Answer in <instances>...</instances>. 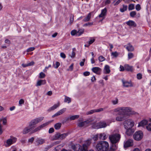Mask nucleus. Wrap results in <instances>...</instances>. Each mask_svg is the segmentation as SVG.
Returning <instances> with one entry per match:
<instances>
[{"instance_id": "c756f323", "label": "nucleus", "mask_w": 151, "mask_h": 151, "mask_svg": "<svg viewBox=\"0 0 151 151\" xmlns=\"http://www.w3.org/2000/svg\"><path fill=\"white\" fill-rule=\"evenodd\" d=\"M79 117L78 115H76L71 116L70 118L68 117L67 118L66 120L67 121L70 119V120H74L76 119H78Z\"/></svg>"}, {"instance_id": "1a4fd4ad", "label": "nucleus", "mask_w": 151, "mask_h": 151, "mask_svg": "<svg viewBox=\"0 0 151 151\" xmlns=\"http://www.w3.org/2000/svg\"><path fill=\"white\" fill-rule=\"evenodd\" d=\"M107 126L106 123L104 122H100L96 124H93L92 126V128L98 129L105 127Z\"/></svg>"}, {"instance_id": "f8f14e48", "label": "nucleus", "mask_w": 151, "mask_h": 151, "mask_svg": "<svg viewBox=\"0 0 151 151\" xmlns=\"http://www.w3.org/2000/svg\"><path fill=\"white\" fill-rule=\"evenodd\" d=\"M107 9L105 8L104 9L101 10V14L99 15V18H102L103 19L105 18L107 14Z\"/></svg>"}, {"instance_id": "9b49d317", "label": "nucleus", "mask_w": 151, "mask_h": 151, "mask_svg": "<svg viewBox=\"0 0 151 151\" xmlns=\"http://www.w3.org/2000/svg\"><path fill=\"white\" fill-rule=\"evenodd\" d=\"M92 120L91 119H89L84 122H80L78 123V126L80 127L86 126H87V124L91 122L92 121Z\"/></svg>"}, {"instance_id": "ddd939ff", "label": "nucleus", "mask_w": 151, "mask_h": 151, "mask_svg": "<svg viewBox=\"0 0 151 151\" xmlns=\"http://www.w3.org/2000/svg\"><path fill=\"white\" fill-rule=\"evenodd\" d=\"M133 140L132 139H129L126 141L124 143V147L126 148L133 145Z\"/></svg>"}, {"instance_id": "5fc2aeb1", "label": "nucleus", "mask_w": 151, "mask_h": 151, "mask_svg": "<svg viewBox=\"0 0 151 151\" xmlns=\"http://www.w3.org/2000/svg\"><path fill=\"white\" fill-rule=\"evenodd\" d=\"M111 55L114 57H116L118 55V54L116 52H112Z\"/></svg>"}, {"instance_id": "3c124183", "label": "nucleus", "mask_w": 151, "mask_h": 151, "mask_svg": "<svg viewBox=\"0 0 151 151\" xmlns=\"http://www.w3.org/2000/svg\"><path fill=\"white\" fill-rule=\"evenodd\" d=\"M137 78L138 79L140 80L142 78V75L140 73H139L137 74Z\"/></svg>"}, {"instance_id": "aec40b11", "label": "nucleus", "mask_w": 151, "mask_h": 151, "mask_svg": "<svg viewBox=\"0 0 151 151\" xmlns=\"http://www.w3.org/2000/svg\"><path fill=\"white\" fill-rule=\"evenodd\" d=\"M109 134L105 133H101L99 135V138L102 140H105L108 137Z\"/></svg>"}, {"instance_id": "de8ad7c7", "label": "nucleus", "mask_w": 151, "mask_h": 151, "mask_svg": "<svg viewBox=\"0 0 151 151\" xmlns=\"http://www.w3.org/2000/svg\"><path fill=\"white\" fill-rule=\"evenodd\" d=\"M141 7L139 4H137L135 6L136 9L137 11H139L141 9Z\"/></svg>"}, {"instance_id": "4be33fe9", "label": "nucleus", "mask_w": 151, "mask_h": 151, "mask_svg": "<svg viewBox=\"0 0 151 151\" xmlns=\"http://www.w3.org/2000/svg\"><path fill=\"white\" fill-rule=\"evenodd\" d=\"M147 120L145 119L143 120L139 123L138 127H144L145 126L147 125Z\"/></svg>"}, {"instance_id": "5701e85b", "label": "nucleus", "mask_w": 151, "mask_h": 151, "mask_svg": "<svg viewBox=\"0 0 151 151\" xmlns=\"http://www.w3.org/2000/svg\"><path fill=\"white\" fill-rule=\"evenodd\" d=\"M127 130L126 133L127 135L130 136L134 132V130L132 128L125 129Z\"/></svg>"}, {"instance_id": "c85d7f7f", "label": "nucleus", "mask_w": 151, "mask_h": 151, "mask_svg": "<svg viewBox=\"0 0 151 151\" xmlns=\"http://www.w3.org/2000/svg\"><path fill=\"white\" fill-rule=\"evenodd\" d=\"M60 105L59 103H58L57 104H55L53 106L51 107L49 109H48V111H51L52 110H53L55 109H56L57 107L59 106Z\"/></svg>"}, {"instance_id": "052dcab7", "label": "nucleus", "mask_w": 151, "mask_h": 151, "mask_svg": "<svg viewBox=\"0 0 151 151\" xmlns=\"http://www.w3.org/2000/svg\"><path fill=\"white\" fill-rule=\"evenodd\" d=\"M34 137H32L31 138H30V139H29L28 140V142L32 143L34 141Z\"/></svg>"}, {"instance_id": "412c9836", "label": "nucleus", "mask_w": 151, "mask_h": 151, "mask_svg": "<svg viewBox=\"0 0 151 151\" xmlns=\"http://www.w3.org/2000/svg\"><path fill=\"white\" fill-rule=\"evenodd\" d=\"M124 68L125 70L128 71L132 72L133 70V67L132 66L129 65L128 64L124 65Z\"/></svg>"}, {"instance_id": "37998d69", "label": "nucleus", "mask_w": 151, "mask_h": 151, "mask_svg": "<svg viewBox=\"0 0 151 151\" xmlns=\"http://www.w3.org/2000/svg\"><path fill=\"white\" fill-rule=\"evenodd\" d=\"M70 34L72 36H74L75 35H76L77 36V31L75 29L71 31Z\"/></svg>"}, {"instance_id": "bf43d9fd", "label": "nucleus", "mask_w": 151, "mask_h": 151, "mask_svg": "<svg viewBox=\"0 0 151 151\" xmlns=\"http://www.w3.org/2000/svg\"><path fill=\"white\" fill-rule=\"evenodd\" d=\"M85 59H83L82 60V61L80 63V65L81 66H83L84 65V63L85 61Z\"/></svg>"}, {"instance_id": "79ce46f5", "label": "nucleus", "mask_w": 151, "mask_h": 151, "mask_svg": "<svg viewBox=\"0 0 151 151\" xmlns=\"http://www.w3.org/2000/svg\"><path fill=\"white\" fill-rule=\"evenodd\" d=\"M95 41V39L94 38H91L90 40L87 42V43H88L89 44V45H90L92 43H93Z\"/></svg>"}, {"instance_id": "20e7f679", "label": "nucleus", "mask_w": 151, "mask_h": 151, "mask_svg": "<svg viewBox=\"0 0 151 151\" xmlns=\"http://www.w3.org/2000/svg\"><path fill=\"white\" fill-rule=\"evenodd\" d=\"M109 145L108 142L105 141L99 142L96 146V149L98 151H107Z\"/></svg>"}, {"instance_id": "6e6552de", "label": "nucleus", "mask_w": 151, "mask_h": 151, "mask_svg": "<svg viewBox=\"0 0 151 151\" xmlns=\"http://www.w3.org/2000/svg\"><path fill=\"white\" fill-rule=\"evenodd\" d=\"M143 134L141 131L136 132L133 135L134 139L137 141L140 140L143 137Z\"/></svg>"}, {"instance_id": "774afa93", "label": "nucleus", "mask_w": 151, "mask_h": 151, "mask_svg": "<svg viewBox=\"0 0 151 151\" xmlns=\"http://www.w3.org/2000/svg\"><path fill=\"white\" fill-rule=\"evenodd\" d=\"M103 110H104V109L103 108H100L99 109H96V112H100L101 111H103Z\"/></svg>"}, {"instance_id": "8fccbe9b", "label": "nucleus", "mask_w": 151, "mask_h": 151, "mask_svg": "<svg viewBox=\"0 0 151 151\" xmlns=\"http://www.w3.org/2000/svg\"><path fill=\"white\" fill-rule=\"evenodd\" d=\"M128 58L129 59H131L133 57L134 55L132 53H129L128 54Z\"/></svg>"}, {"instance_id": "2eb2a0df", "label": "nucleus", "mask_w": 151, "mask_h": 151, "mask_svg": "<svg viewBox=\"0 0 151 151\" xmlns=\"http://www.w3.org/2000/svg\"><path fill=\"white\" fill-rule=\"evenodd\" d=\"M91 70L93 72L97 74L100 75L101 74V69L99 67H93L92 68Z\"/></svg>"}, {"instance_id": "bb28decb", "label": "nucleus", "mask_w": 151, "mask_h": 151, "mask_svg": "<svg viewBox=\"0 0 151 151\" xmlns=\"http://www.w3.org/2000/svg\"><path fill=\"white\" fill-rule=\"evenodd\" d=\"M104 70L105 71L104 73L105 74H108L110 72V67L108 65H105Z\"/></svg>"}, {"instance_id": "a18cd8bd", "label": "nucleus", "mask_w": 151, "mask_h": 151, "mask_svg": "<svg viewBox=\"0 0 151 151\" xmlns=\"http://www.w3.org/2000/svg\"><path fill=\"white\" fill-rule=\"evenodd\" d=\"M45 75L44 73L41 72L40 73L39 77L41 78H42L45 77Z\"/></svg>"}, {"instance_id": "4c0bfd02", "label": "nucleus", "mask_w": 151, "mask_h": 151, "mask_svg": "<svg viewBox=\"0 0 151 151\" xmlns=\"http://www.w3.org/2000/svg\"><path fill=\"white\" fill-rule=\"evenodd\" d=\"M96 109H93L91 110L90 111H88L86 112V115H88L89 114H92L93 113L96 112Z\"/></svg>"}, {"instance_id": "cd10ccee", "label": "nucleus", "mask_w": 151, "mask_h": 151, "mask_svg": "<svg viewBox=\"0 0 151 151\" xmlns=\"http://www.w3.org/2000/svg\"><path fill=\"white\" fill-rule=\"evenodd\" d=\"M126 49L129 51H132L134 50L133 47L130 43L128 44Z\"/></svg>"}, {"instance_id": "603ef678", "label": "nucleus", "mask_w": 151, "mask_h": 151, "mask_svg": "<svg viewBox=\"0 0 151 151\" xmlns=\"http://www.w3.org/2000/svg\"><path fill=\"white\" fill-rule=\"evenodd\" d=\"M93 22H88L87 23H86V24H84L83 25V27H86L87 26H90L91 25H92L93 24Z\"/></svg>"}, {"instance_id": "72a5a7b5", "label": "nucleus", "mask_w": 151, "mask_h": 151, "mask_svg": "<svg viewBox=\"0 0 151 151\" xmlns=\"http://www.w3.org/2000/svg\"><path fill=\"white\" fill-rule=\"evenodd\" d=\"M2 121L3 122V125H5L7 123V119L6 118L3 117L1 118H0V123H1V122Z\"/></svg>"}, {"instance_id": "f3484780", "label": "nucleus", "mask_w": 151, "mask_h": 151, "mask_svg": "<svg viewBox=\"0 0 151 151\" xmlns=\"http://www.w3.org/2000/svg\"><path fill=\"white\" fill-rule=\"evenodd\" d=\"M34 127H33L29 126V127L25 128L23 131V133L25 134L28 133L31 131L33 129Z\"/></svg>"}, {"instance_id": "e2e57ef3", "label": "nucleus", "mask_w": 151, "mask_h": 151, "mask_svg": "<svg viewBox=\"0 0 151 151\" xmlns=\"http://www.w3.org/2000/svg\"><path fill=\"white\" fill-rule=\"evenodd\" d=\"M60 55L61 57L63 58H66L65 55L64 53H61L60 54Z\"/></svg>"}, {"instance_id": "dca6fc26", "label": "nucleus", "mask_w": 151, "mask_h": 151, "mask_svg": "<svg viewBox=\"0 0 151 151\" xmlns=\"http://www.w3.org/2000/svg\"><path fill=\"white\" fill-rule=\"evenodd\" d=\"M66 110V108H64L58 111L55 114L52 116V117H54L55 116H58L63 114Z\"/></svg>"}, {"instance_id": "a878e982", "label": "nucleus", "mask_w": 151, "mask_h": 151, "mask_svg": "<svg viewBox=\"0 0 151 151\" xmlns=\"http://www.w3.org/2000/svg\"><path fill=\"white\" fill-rule=\"evenodd\" d=\"M120 116H118L116 117V119L117 121H121L125 119V118L124 116L120 115Z\"/></svg>"}, {"instance_id": "f03ea898", "label": "nucleus", "mask_w": 151, "mask_h": 151, "mask_svg": "<svg viewBox=\"0 0 151 151\" xmlns=\"http://www.w3.org/2000/svg\"><path fill=\"white\" fill-rule=\"evenodd\" d=\"M121 138L120 135L118 133H114L109 136V139L112 145L108 151H114L117 149L116 144L118 143Z\"/></svg>"}, {"instance_id": "473e14b6", "label": "nucleus", "mask_w": 151, "mask_h": 151, "mask_svg": "<svg viewBox=\"0 0 151 151\" xmlns=\"http://www.w3.org/2000/svg\"><path fill=\"white\" fill-rule=\"evenodd\" d=\"M45 140L43 139H39L36 141V142L39 145H42L45 143Z\"/></svg>"}, {"instance_id": "7c9ffc66", "label": "nucleus", "mask_w": 151, "mask_h": 151, "mask_svg": "<svg viewBox=\"0 0 151 151\" xmlns=\"http://www.w3.org/2000/svg\"><path fill=\"white\" fill-rule=\"evenodd\" d=\"M123 8H121L120 9V11L122 12H124L125 11H126L127 9V5H123Z\"/></svg>"}, {"instance_id": "0e129e2a", "label": "nucleus", "mask_w": 151, "mask_h": 151, "mask_svg": "<svg viewBox=\"0 0 151 151\" xmlns=\"http://www.w3.org/2000/svg\"><path fill=\"white\" fill-rule=\"evenodd\" d=\"M54 129L53 128H50L49 130V133H51L54 132Z\"/></svg>"}, {"instance_id": "7ed1b4c3", "label": "nucleus", "mask_w": 151, "mask_h": 151, "mask_svg": "<svg viewBox=\"0 0 151 151\" xmlns=\"http://www.w3.org/2000/svg\"><path fill=\"white\" fill-rule=\"evenodd\" d=\"M91 140H88L86 144H84L82 146L79 144L72 145L71 148L74 151H86L87 150V147L91 143Z\"/></svg>"}, {"instance_id": "b1692460", "label": "nucleus", "mask_w": 151, "mask_h": 151, "mask_svg": "<svg viewBox=\"0 0 151 151\" xmlns=\"http://www.w3.org/2000/svg\"><path fill=\"white\" fill-rule=\"evenodd\" d=\"M91 13H89L83 19V21L86 22L89 21L91 17Z\"/></svg>"}, {"instance_id": "864d4df0", "label": "nucleus", "mask_w": 151, "mask_h": 151, "mask_svg": "<svg viewBox=\"0 0 151 151\" xmlns=\"http://www.w3.org/2000/svg\"><path fill=\"white\" fill-rule=\"evenodd\" d=\"M146 128L149 131H151V123L149 124V125L146 127Z\"/></svg>"}, {"instance_id": "680f3d73", "label": "nucleus", "mask_w": 151, "mask_h": 151, "mask_svg": "<svg viewBox=\"0 0 151 151\" xmlns=\"http://www.w3.org/2000/svg\"><path fill=\"white\" fill-rule=\"evenodd\" d=\"M35 49V48L34 47H31L27 49V51L28 52H30L33 50Z\"/></svg>"}, {"instance_id": "a19ab883", "label": "nucleus", "mask_w": 151, "mask_h": 151, "mask_svg": "<svg viewBox=\"0 0 151 151\" xmlns=\"http://www.w3.org/2000/svg\"><path fill=\"white\" fill-rule=\"evenodd\" d=\"M136 14V12L135 11H132L130 13V16L132 17H134Z\"/></svg>"}, {"instance_id": "ea45409f", "label": "nucleus", "mask_w": 151, "mask_h": 151, "mask_svg": "<svg viewBox=\"0 0 151 151\" xmlns=\"http://www.w3.org/2000/svg\"><path fill=\"white\" fill-rule=\"evenodd\" d=\"M55 64H53V66L55 68H58L60 65V63L59 62H56Z\"/></svg>"}, {"instance_id": "c03bdc74", "label": "nucleus", "mask_w": 151, "mask_h": 151, "mask_svg": "<svg viewBox=\"0 0 151 151\" xmlns=\"http://www.w3.org/2000/svg\"><path fill=\"white\" fill-rule=\"evenodd\" d=\"M105 60V58L102 56H100L99 58V60L100 62H102Z\"/></svg>"}, {"instance_id": "4d7b16f0", "label": "nucleus", "mask_w": 151, "mask_h": 151, "mask_svg": "<svg viewBox=\"0 0 151 151\" xmlns=\"http://www.w3.org/2000/svg\"><path fill=\"white\" fill-rule=\"evenodd\" d=\"M2 126L0 123V135H1L3 132V130L2 128Z\"/></svg>"}, {"instance_id": "58836bf2", "label": "nucleus", "mask_w": 151, "mask_h": 151, "mask_svg": "<svg viewBox=\"0 0 151 151\" xmlns=\"http://www.w3.org/2000/svg\"><path fill=\"white\" fill-rule=\"evenodd\" d=\"M112 104L114 105L117 104L118 103V99L116 98H115L112 101Z\"/></svg>"}, {"instance_id": "393cba45", "label": "nucleus", "mask_w": 151, "mask_h": 151, "mask_svg": "<svg viewBox=\"0 0 151 151\" xmlns=\"http://www.w3.org/2000/svg\"><path fill=\"white\" fill-rule=\"evenodd\" d=\"M50 122H48L45 123L38 127L40 130L44 127H45L47 126L50 123Z\"/></svg>"}, {"instance_id": "49530a36", "label": "nucleus", "mask_w": 151, "mask_h": 151, "mask_svg": "<svg viewBox=\"0 0 151 151\" xmlns=\"http://www.w3.org/2000/svg\"><path fill=\"white\" fill-rule=\"evenodd\" d=\"M40 131V130L39 128H38V127H37L34 129L31 132V134H32L33 133H35L39 131Z\"/></svg>"}, {"instance_id": "2f4dec72", "label": "nucleus", "mask_w": 151, "mask_h": 151, "mask_svg": "<svg viewBox=\"0 0 151 151\" xmlns=\"http://www.w3.org/2000/svg\"><path fill=\"white\" fill-rule=\"evenodd\" d=\"M62 124L60 123H58L54 125V127L56 130L59 129L61 127Z\"/></svg>"}, {"instance_id": "13d9d810", "label": "nucleus", "mask_w": 151, "mask_h": 151, "mask_svg": "<svg viewBox=\"0 0 151 151\" xmlns=\"http://www.w3.org/2000/svg\"><path fill=\"white\" fill-rule=\"evenodd\" d=\"M98 137L99 134H97L93 137V139L94 140L96 141L98 140Z\"/></svg>"}, {"instance_id": "a211bd4d", "label": "nucleus", "mask_w": 151, "mask_h": 151, "mask_svg": "<svg viewBox=\"0 0 151 151\" xmlns=\"http://www.w3.org/2000/svg\"><path fill=\"white\" fill-rule=\"evenodd\" d=\"M126 24L130 27H135L137 26L136 23L133 21L130 20L126 22Z\"/></svg>"}, {"instance_id": "4468645a", "label": "nucleus", "mask_w": 151, "mask_h": 151, "mask_svg": "<svg viewBox=\"0 0 151 151\" xmlns=\"http://www.w3.org/2000/svg\"><path fill=\"white\" fill-rule=\"evenodd\" d=\"M122 82L123 84V85L125 87H132L133 86V84L132 82L130 81H125L124 80H122Z\"/></svg>"}, {"instance_id": "9d476101", "label": "nucleus", "mask_w": 151, "mask_h": 151, "mask_svg": "<svg viewBox=\"0 0 151 151\" xmlns=\"http://www.w3.org/2000/svg\"><path fill=\"white\" fill-rule=\"evenodd\" d=\"M44 118L43 117H41L32 120L29 123V126L32 127L42 121L43 119Z\"/></svg>"}, {"instance_id": "f704fd0d", "label": "nucleus", "mask_w": 151, "mask_h": 151, "mask_svg": "<svg viewBox=\"0 0 151 151\" xmlns=\"http://www.w3.org/2000/svg\"><path fill=\"white\" fill-rule=\"evenodd\" d=\"M65 98L64 99V102L69 103L71 102V99L69 97L65 96Z\"/></svg>"}, {"instance_id": "c9c22d12", "label": "nucleus", "mask_w": 151, "mask_h": 151, "mask_svg": "<svg viewBox=\"0 0 151 151\" xmlns=\"http://www.w3.org/2000/svg\"><path fill=\"white\" fill-rule=\"evenodd\" d=\"M84 32V29H81L77 32V36H79L83 34Z\"/></svg>"}, {"instance_id": "e433bc0d", "label": "nucleus", "mask_w": 151, "mask_h": 151, "mask_svg": "<svg viewBox=\"0 0 151 151\" xmlns=\"http://www.w3.org/2000/svg\"><path fill=\"white\" fill-rule=\"evenodd\" d=\"M134 9V5L133 4H130L129 5L128 9L129 10H131Z\"/></svg>"}, {"instance_id": "6ab92c4d", "label": "nucleus", "mask_w": 151, "mask_h": 151, "mask_svg": "<svg viewBox=\"0 0 151 151\" xmlns=\"http://www.w3.org/2000/svg\"><path fill=\"white\" fill-rule=\"evenodd\" d=\"M46 83V81L45 80H38L36 84V86H40L42 85H44Z\"/></svg>"}, {"instance_id": "09e8293b", "label": "nucleus", "mask_w": 151, "mask_h": 151, "mask_svg": "<svg viewBox=\"0 0 151 151\" xmlns=\"http://www.w3.org/2000/svg\"><path fill=\"white\" fill-rule=\"evenodd\" d=\"M70 24H71L73 22L74 20V16L72 15H71L70 16Z\"/></svg>"}, {"instance_id": "39448f33", "label": "nucleus", "mask_w": 151, "mask_h": 151, "mask_svg": "<svg viewBox=\"0 0 151 151\" xmlns=\"http://www.w3.org/2000/svg\"><path fill=\"white\" fill-rule=\"evenodd\" d=\"M69 134V133L68 132L62 134L58 133L53 137L52 140H54L63 139H65Z\"/></svg>"}, {"instance_id": "423d86ee", "label": "nucleus", "mask_w": 151, "mask_h": 151, "mask_svg": "<svg viewBox=\"0 0 151 151\" xmlns=\"http://www.w3.org/2000/svg\"><path fill=\"white\" fill-rule=\"evenodd\" d=\"M134 124V121L129 119L125 120L124 123V127L125 129L132 128Z\"/></svg>"}, {"instance_id": "338daca9", "label": "nucleus", "mask_w": 151, "mask_h": 151, "mask_svg": "<svg viewBox=\"0 0 151 151\" xmlns=\"http://www.w3.org/2000/svg\"><path fill=\"white\" fill-rule=\"evenodd\" d=\"M90 74V72L88 71H86L83 73V75L85 76H89Z\"/></svg>"}, {"instance_id": "0eeeda50", "label": "nucleus", "mask_w": 151, "mask_h": 151, "mask_svg": "<svg viewBox=\"0 0 151 151\" xmlns=\"http://www.w3.org/2000/svg\"><path fill=\"white\" fill-rule=\"evenodd\" d=\"M10 139H7L6 142H4V145L6 147H8L10 146L13 143L16 142L17 138L15 137H11Z\"/></svg>"}, {"instance_id": "f257e3e1", "label": "nucleus", "mask_w": 151, "mask_h": 151, "mask_svg": "<svg viewBox=\"0 0 151 151\" xmlns=\"http://www.w3.org/2000/svg\"><path fill=\"white\" fill-rule=\"evenodd\" d=\"M116 113H117L118 115L124 116L138 114L137 112L132 110L129 107H122L116 108L113 110V114L116 115Z\"/></svg>"}, {"instance_id": "69168bd1", "label": "nucleus", "mask_w": 151, "mask_h": 151, "mask_svg": "<svg viewBox=\"0 0 151 151\" xmlns=\"http://www.w3.org/2000/svg\"><path fill=\"white\" fill-rule=\"evenodd\" d=\"M120 71H124V70H125L124 66V67L121 65L120 66Z\"/></svg>"}, {"instance_id": "6e6d98bb", "label": "nucleus", "mask_w": 151, "mask_h": 151, "mask_svg": "<svg viewBox=\"0 0 151 151\" xmlns=\"http://www.w3.org/2000/svg\"><path fill=\"white\" fill-rule=\"evenodd\" d=\"M73 64H72L69 67V69L68 70L72 71L73 69Z\"/></svg>"}]
</instances>
